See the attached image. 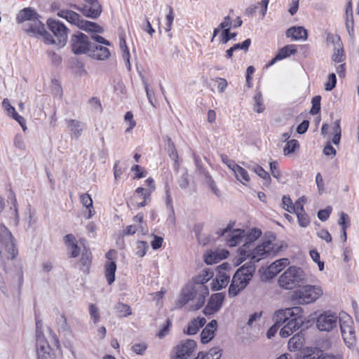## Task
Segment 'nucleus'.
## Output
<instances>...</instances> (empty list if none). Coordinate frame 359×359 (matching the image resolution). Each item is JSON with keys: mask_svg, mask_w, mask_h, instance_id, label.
<instances>
[{"mask_svg": "<svg viewBox=\"0 0 359 359\" xmlns=\"http://www.w3.org/2000/svg\"><path fill=\"white\" fill-rule=\"evenodd\" d=\"M304 344V334L299 332L294 334L288 341V348L290 351H295L302 348Z\"/></svg>", "mask_w": 359, "mask_h": 359, "instance_id": "nucleus-32", "label": "nucleus"}, {"mask_svg": "<svg viewBox=\"0 0 359 359\" xmlns=\"http://www.w3.org/2000/svg\"><path fill=\"white\" fill-rule=\"evenodd\" d=\"M323 294L321 287L306 285L293 291L291 298L301 304H311L316 301Z\"/></svg>", "mask_w": 359, "mask_h": 359, "instance_id": "nucleus-6", "label": "nucleus"}, {"mask_svg": "<svg viewBox=\"0 0 359 359\" xmlns=\"http://www.w3.org/2000/svg\"><path fill=\"white\" fill-rule=\"evenodd\" d=\"M171 326L172 322L169 318H168L166 320L165 324L160 329L157 333V336L160 339L163 338L165 335L168 334Z\"/></svg>", "mask_w": 359, "mask_h": 359, "instance_id": "nucleus-59", "label": "nucleus"}, {"mask_svg": "<svg viewBox=\"0 0 359 359\" xmlns=\"http://www.w3.org/2000/svg\"><path fill=\"white\" fill-rule=\"evenodd\" d=\"M175 18V13L171 6L169 7V13L166 15L165 32H170L172 29V22Z\"/></svg>", "mask_w": 359, "mask_h": 359, "instance_id": "nucleus-56", "label": "nucleus"}, {"mask_svg": "<svg viewBox=\"0 0 359 359\" xmlns=\"http://www.w3.org/2000/svg\"><path fill=\"white\" fill-rule=\"evenodd\" d=\"M196 296V290L194 287H186L182 289V292L176 303V307L182 308L189 301L192 300Z\"/></svg>", "mask_w": 359, "mask_h": 359, "instance_id": "nucleus-23", "label": "nucleus"}, {"mask_svg": "<svg viewBox=\"0 0 359 359\" xmlns=\"http://www.w3.org/2000/svg\"><path fill=\"white\" fill-rule=\"evenodd\" d=\"M229 255L227 250H222L220 253L218 252H210L204 255V262L207 264H212L219 262L223 259H226Z\"/></svg>", "mask_w": 359, "mask_h": 359, "instance_id": "nucleus-29", "label": "nucleus"}, {"mask_svg": "<svg viewBox=\"0 0 359 359\" xmlns=\"http://www.w3.org/2000/svg\"><path fill=\"white\" fill-rule=\"evenodd\" d=\"M255 271V266L250 263H246L238 269L233 276L229 288V295L235 297L243 290L249 283Z\"/></svg>", "mask_w": 359, "mask_h": 359, "instance_id": "nucleus-3", "label": "nucleus"}, {"mask_svg": "<svg viewBox=\"0 0 359 359\" xmlns=\"http://www.w3.org/2000/svg\"><path fill=\"white\" fill-rule=\"evenodd\" d=\"M201 173L203 174V175H204V177H205V178L206 180L207 183L209 184V186L211 188V189L212 190V191L216 195H218L219 194V190L217 188L216 184H215L214 180L212 179V176L209 173V172H208L207 170H205V169L203 168V169H201Z\"/></svg>", "mask_w": 359, "mask_h": 359, "instance_id": "nucleus-42", "label": "nucleus"}, {"mask_svg": "<svg viewBox=\"0 0 359 359\" xmlns=\"http://www.w3.org/2000/svg\"><path fill=\"white\" fill-rule=\"evenodd\" d=\"M86 4L82 8H79L83 15L88 18H97L102 13V6L97 0H83Z\"/></svg>", "mask_w": 359, "mask_h": 359, "instance_id": "nucleus-18", "label": "nucleus"}, {"mask_svg": "<svg viewBox=\"0 0 359 359\" xmlns=\"http://www.w3.org/2000/svg\"><path fill=\"white\" fill-rule=\"evenodd\" d=\"M115 309L117 316L119 318L127 317L132 314V310L130 306L126 304L118 302L116 305Z\"/></svg>", "mask_w": 359, "mask_h": 359, "instance_id": "nucleus-39", "label": "nucleus"}, {"mask_svg": "<svg viewBox=\"0 0 359 359\" xmlns=\"http://www.w3.org/2000/svg\"><path fill=\"white\" fill-rule=\"evenodd\" d=\"M63 241L69 252V257L72 258L77 257L81 253V248L78 245V241L72 233L67 234Z\"/></svg>", "mask_w": 359, "mask_h": 359, "instance_id": "nucleus-20", "label": "nucleus"}, {"mask_svg": "<svg viewBox=\"0 0 359 359\" xmlns=\"http://www.w3.org/2000/svg\"><path fill=\"white\" fill-rule=\"evenodd\" d=\"M205 323L206 320L203 317L192 320L188 325L187 333L190 335L196 334Z\"/></svg>", "mask_w": 359, "mask_h": 359, "instance_id": "nucleus-34", "label": "nucleus"}, {"mask_svg": "<svg viewBox=\"0 0 359 359\" xmlns=\"http://www.w3.org/2000/svg\"><path fill=\"white\" fill-rule=\"evenodd\" d=\"M80 201L81 204L88 210L86 219L91 218L95 213L91 196L88 194H83L80 196Z\"/></svg>", "mask_w": 359, "mask_h": 359, "instance_id": "nucleus-35", "label": "nucleus"}, {"mask_svg": "<svg viewBox=\"0 0 359 359\" xmlns=\"http://www.w3.org/2000/svg\"><path fill=\"white\" fill-rule=\"evenodd\" d=\"M222 356V349L219 347H213L208 353L202 351L198 353V357L201 359H219Z\"/></svg>", "mask_w": 359, "mask_h": 359, "instance_id": "nucleus-37", "label": "nucleus"}, {"mask_svg": "<svg viewBox=\"0 0 359 359\" xmlns=\"http://www.w3.org/2000/svg\"><path fill=\"white\" fill-rule=\"evenodd\" d=\"M131 170L134 172V179H141L147 175V171L139 165H135Z\"/></svg>", "mask_w": 359, "mask_h": 359, "instance_id": "nucleus-55", "label": "nucleus"}, {"mask_svg": "<svg viewBox=\"0 0 359 359\" xmlns=\"http://www.w3.org/2000/svg\"><path fill=\"white\" fill-rule=\"evenodd\" d=\"M139 230H141L143 231V227L142 225H128L123 230V236H130V235H134L136 232H137Z\"/></svg>", "mask_w": 359, "mask_h": 359, "instance_id": "nucleus-52", "label": "nucleus"}, {"mask_svg": "<svg viewBox=\"0 0 359 359\" xmlns=\"http://www.w3.org/2000/svg\"><path fill=\"white\" fill-rule=\"evenodd\" d=\"M70 43L72 52L76 55L87 53L91 47L88 37L81 32L73 34Z\"/></svg>", "mask_w": 359, "mask_h": 359, "instance_id": "nucleus-12", "label": "nucleus"}, {"mask_svg": "<svg viewBox=\"0 0 359 359\" xmlns=\"http://www.w3.org/2000/svg\"><path fill=\"white\" fill-rule=\"evenodd\" d=\"M33 28L27 29V33L30 36L43 38V41L47 44L55 43L57 45V41L54 40L53 36L46 30L44 25L40 21L36 20Z\"/></svg>", "mask_w": 359, "mask_h": 359, "instance_id": "nucleus-16", "label": "nucleus"}, {"mask_svg": "<svg viewBox=\"0 0 359 359\" xmlns=\"http://www.w3.org/2000/svg\"><path fill=\"white\" fill-rule=\"evenodd\" d=\"M254 100L255 102V110L257 113H262V111H264L265 107L263 103V98L262 94L260 93L256 94L254 97Z\"/></svg>", "mask_w": 359, "mask_h": 359, "instance_id": "nucleus-49", "label": "nucleus"}, {"mask_svg": "<svg viewBox=\"0 0 359 359\" xmlns=\"http://www.w3.org/2000/svg\"><path fill=\"white\" fill-rule=\"evenodd\" d=\"M201 173L203 174V175H204V177H205V178L206 180L207 183L209 184V186L211 188V189L212 190V191L216 195H218L219 194V190L217 188L216 184H215L214 180L212 179V176L209 173V172H208L207 170H205V169L203 168V169H201Z\"/></svg>", "mask_w": 359, "mask_h": 359, "instance_id": "nucleus-43", "label": "nucleus"}, {"mask_svg": "<svg viewBox=\"0 0 359 359\" xmlns=\"http://www.w3.org/2000/svg\"><path fill=\"white\" fill-rule=\"evenodd\" d=\"M144 183L147 188L140 187L135 191V194L142 200L141 202H138L135 204V208L137 209L143 208L150 203L151 194L156 189L155 182L153 178H147L144 181Z\"/></svg>", "mask_w": 359, "mask_h": 359, "instance_id": "nucleus-10", "label": "nucleus"}, {"mask_svg": "<svg viewBox=\"0 0 359 359\" xmlns=\"http://www.w3.org/2000/svg\"><path fill=\"white\" fill-rule=\"evenodd\" d=\"M332 131H333V137H332V142L334 144H338L340 142L341 140V129L340 126V121L337 120L334 123V126L332 127Z\"/></svg>", "mask_w": 359, "mask_h": 359, "instance_id": "nucleus-40", "label": "nucleus"}, {"mask_svg": "<svg viewBox=\"0 0 359 359\" xmlns=\"http://www.w3.org/2000/svg\"><path fill=\"white\" fill-rule=\"evenodd\" d=\"M148 346L146 343H138L135 344L132 346L131 350L137 355H143L147 349Z\"/></svg>", "mask_w": 359, "mask_h": 359, "instance_id": "nucleus-57", "label": "nucleus"}, {"mask_svg": "<svg viewBox=\"0 0 359 359\" xmlns=\"http://www.w3.org/2000/svg\"><path fill=\"white\" fill-rule=\"evenodd\" d=\"M297 52V46L294 44H289L280 48L277 55L269 63V66H271L278 60H283L292 55H294Z\"/></svg>", "mask_w": 359, "mask_h": 359, "instance_id": "nucleus-24", "label": "nucleus"}, {"mask_svg": "<svg viewBox=\"0 0 359 359\" xmlns=\"http://www.w3.org/2000/svg\"><path fill=\"white\" fill-rule=\"evenodd\" d=\"M290 264L288 259L283 258L273 262L267 269L270 278L276 276Z\"/></svg>", "mask_w": 359, "mask_h": 359, "instance_id": "nucleus-27", "label": "nucleus"}, {"mask_svg": "<svg viewBox=\"0 0 359 359\" xmlns=\"http://www.w3.org/2000/svg\"><path fill=\"white\" fill-rule=\"evenodd\" d=\"M47 25L57 38V45L61 47L64 46L67 41V28L62 22L55 20L49 19L47 21Z\"/></svg>", "mask_w": 359, "mask_h": 359, "instance_id": "nucleus-15", "label": "nucleus"}, {"mask_svg": "<svg viewBox=\"0 0 359 359\" xmlns=\"http://www.w3.org/2000/svg\"><path fill=\"white\" fill-rule=\"evenodd\" d=\"M39 14L32 8H25L21 10L17 15L16 20L18 23H22L29 21V25L24 28L25 32L27 29L34 27V25L36 20H39Z\"/></svg>", "mask_w": 359, "mask_h": 359, "instance_id": "nucleus-17", "label": "nucleus"}, {"mask_svg": "<svg viewBox=\"0 0 359 359\" xmlns=\"http://www.w3.org/2000/svg\"><path fill=\"white\" fill-rule=\"evenodd\" d=\"M337 78L334 73L329 74L327 81L325 84V89L327 91L332 90L336 86Z\"/></svg>", "mask_w": 359, "mask_h": 359, "instance_id": "nucleus-58", "label": "nucleus"}, {"mask_svg": "<svg viewBox=\"0 0 359 359\" xmlns=\"http://www.w3.org/2000/svg\"><path fill=\"white\" fill-rule=\"evenodd\" d=\"M305 198L304 197L299 198L298 200L295 201L292 205V210L290 213H299L300 212L304 211V205L305 203Z\"/></svg>", "mask_w": 359, "mask_h": 359, "instance_id": "nucleus-50", "label": "nucleus"}, {"mask_svg": "<svg viewBox=\"0 0 359 359\" xmlns=\"http://www.w3.org/2000/svg\"><path fill=\"white\" fill-rule=\"evenodd\" d=\"M310 255L312 259L318 264L319 270L323 271L324 269V262L320 261L318 252L316 250H312L310 251Z\"/></svg>", "mask_w": 359, "mask_h": 359, "instance_id": "nucleus-61", "label": "nucleus"}, {"mask_svg": "<svg viewBox=\"0 0 359 359\" xmlns=\"http://www.w3.org/2000/svg\"><path fill=\"white\" fill-rule=\"evenodd\" d=\"M250 44H251L250 39H247L243 43H236L232 47L234 49V50H244L245 51H247L248 50Z\"/></svg>", "mask_w": 359, "mask_h": 359, "instance_id": "nucleus-64", "label": "nucleus"}, {"mask_svg": "<svg viewBox=\"0 0 359 359\" xmlns=\"http://www.w3.org/2000/svg\"><path fill=\"white\" fill-rule=\"evenodd\" d=\"M104 276L107 283L111 285L115 280L116 263L115 261H106L104 265Z\"/></svg>", "mask_w": 359, "mask_h": 359, "instance_id": "nucleus-28", "label": "nucleus"}, {"mask_svg": "<svg viewBox=\"0 0 359 359\" xmlns=\"http://www.w3.org/2000/svg\"><path fill=\"white\" fill-rule=\"evenodd\" d=\"M346 27L350 35L354 32V19L353 15H346Z\"/></svg>", "mask_w": 359, "mask_h": 359, "instance_id": "nucleus-62", "label": "nucleus"}, {"mask_svg": "<svg viewBox=\"0 0 359 359\" xmlns=\"http://www.w3.org/2000/svg\"><path fill=\"white\" fill-rule=\"evenodd\" d=\"M196 348V343L194 340L187 339L182 341L175 347L174 353L171 359H188Z\"/></svg>", "mask_w": 359, "mask_h": 359, "instance_id": "nucleus-13", "label": "nucleus"}, {"mask_svg": "<svg viewBox=\"0 0 359 359\" xmlns=\"http://www.w3.org/2000/svg\"><path fill=\"white\" fill-rule=\"evenodd\" d=\"M91 57L95 59L104 60L109 58L110 52L107 47L96 46L91 51Z\"/></svg>", "mask_w": 359, "mask_h": 359, "instance_id": "nucleus-33", "label": "nucleus"}, {"mask_svg": "<svg viewBox=\"0 0 359 359\" xmlns=\"http://www.w3.org/2000/svg\"><path fill=\"white\" fill-rule=\"evenodd\" d=\"M239 264L250 259L251 264L265 259L273 253V244L270 241H265L261 244L253 247L252 243H245L238 249Z\"/></svg>", "mask_w": 359, "mask_h": 359, "instance_id": "nucleus-2", "label": "nucleus"}, {"mask_svg": "<svg viewBox=\"0 0 359 359\" xmlns=\"http://www.w3.org/2000/svg\"><path fill=\"white\" fill-rule=\"evenodd\" d=\"M167 146H168V153L169 156L175 160V161L178 159V154L177 151L175 148V145L174 142L172 141L170 137H168L167 139Z\"/></svg>", "mask_w": 359, "mask_h": 359, "instance_id": "nucleus-44", "label": "nucleus"}, {"mask_svg": "<svg viewBox=\"0 0 359 359\" xmlns=\"http://www.w3.org/2000/svg\"><path fill=\"white\" fill-rule=\"evenodd\" d=\"M2 105L6 111L8 116L15 120L20 125L23 130H25L27 129L25 119L17 113L15 107L11 104L8 99H4Z\"/></svg>", "mask_w": 359, "mask_h": 359, "instance_id": "nucleus-22", "label": "nucleus"}, {"mask_svg": "<svg viewBox=\"0 0 359 359\" xmlns=\"http://www.w3.org/2000/svg\"><path fill=\"white\" fill-rule=\"evenodd\" d=\"M299 147V142L297 140H291L287 141L284 149L283 153L285 156L294 152Z\"/></svg>", "mask_w": 359, "mask_h": 359, "instance_id": "nucleus-41", "label": "nucleus"}, {"mask_svg": "<svg viewBox=\"0 0 359 359\" xmlns=\"http://www.w3.org/2000/svg\"><path fill=\"white\" fill-rule=\"evenodd\" d=\"M230 269L231 266L226 262L223 263L217 267V274L216 278L213 279L212 282V290L217 291L227 286L230 280Z\"/></svg>", "mask_w": 359, "mask_h": 359, "instance_id": "nucleus-9", "label": "nucleus"}, {"mask_svg": "<svg viewBox=\"0 0 359 359\" xmlns=\"http://www.w3.org/2000/svg\"><path fill=\"white\" fill-rule=\"evenodd\" d=\"M332 58L334 62L339 63L343 62L346 58L344 48H339L334 49Z\"/></svg>", "mask_w": 359, "mask_h": 359, "instance_id": "nucleus-54", "label": "nucleus"}, {"mask_svg": "<svg viewBox=\"0 0 359 359\" xmlns=\"http://www.w3.org/2000/svg\"><path fill=\"white\" fill-rule=\"evenodd\" d=\"M224 300V295L222 293L212 294L207 306L203 309L204 314L210 316L219 311L222 306Z\"/></svg>", "mask_w": 359, "mask_h": 359, "instance_id": "nucleus-19", "label": "nucleus"}, {"mask_svg": "<svg viewBox=\"0 0 359 359\" xmlns=\"http://www.w3.org/2000/svg\"><path fill=\"white\" fill-rule=\"evenodd\" d=\"M303 312L302 307L294 306L279 309L275 313L273 320L280 325L285 323L280 331L282 337H287L299 329L304 323Z\"/></svg>", "mask_w": 359, "mask_h": 359, "instance_id": "nucleus-1", "label": "nucleus"}, {"mask_svg": "<svg viewBox=\"0 0 359 359\" xmlns=\"http://www.w3.org/2000/svg\"><path fill=\"white\" fill-rule=\"evenodd\" d=\"M67 125L75 137L77 138L81 136L83 128L80 121L75 119H69L67 121Z\"/></svg>", "mask_w": 359, "mask_h": 359, "instance_id": "nucleus-38", "label": "nucleus"}, {"mask_svg": "<svg viewBox=\"0 0 359 359\" xmlns=\"http://www.w3.org/2000/svg\"><path fill=\"white\" fill-rule=\"evenodd\" d=\"M217 322L216 320H212L202 330L201 333V341L203 344H207L210 341L217 330Z\"/></svg>", "mask_w": 359, "mask_h": 359, "instance_id": "nucleus-25", "label": "nucleus"}, {"mask_svg": "<svg viewBox=\"0 0 359 359\" xmlns=\"http://www.w3.org/2000/svg\"><path fill=\"white\" fill-rule=\"evenodd\" d=\"M213 275L214 273L212 270L205 269L198 276L201 284L198 285V290L203 291L205 295H208L209 292L208 287L205 286L204 284L211 279L213 277Z\"/></svg>", "mask_w": 359, "mask_h": 359, "instance_id": "nucleus-31", "label": "nucleus"}, {"mask_svg": "<svg viewBox=\"0 0 359 359\" xmlns=\"http://www.w3.org/2000/svg\"><path fill=\"white\" fill-rule=\"evenodd\" d=\"M339 316L336 313L326 311L316 318V327L320 331L330 332L337 327Z\"/></svg>", "mask_w": 359, "mask_h": 359, "instance_id": "nucleus-11", "label": "nucleus"}, {"mask_svg": "<svg viewBox=\"0 0 359 359\" xmlns=\"http://www.w3.org/2000/svg\"><path fill=\"white\" fill-rule=\"evenodd\" d=\"M302 280V271L296 266H290L279 278L278 285L285 290L293 289Z\"/></svg>", "mask_w": 359, "mask_h": 359, "instance_id": "nucleus-8", "label": "nucleus"}, {"mask_svg": "<svg viewBox=\"0 0 359 359\" xmlns=\"http://www.w3.org/2000/svg\"><path fill=\"white\" fill-rule=\"evenodd\" d=\"M89 313L93 323L97 324L100 320V315L99 309L95 304H91L89 305Z\"/></svg>", "mask_w": 359, "mask_h": 359, "instance_id": "nucleus-47", "label": "nucleus"}, {"mask_svg": "<svg viewBox=\"0 0 359 359\" xmlns=\"http://www.w3.org/2000/svg\"><path fill=\"white\" fill-rule=\"evenodd\" d=\"M83 241H84V239L79 240L80 243L83 245L81 257L79 259V268L80 270L84 273H88L92 264V253L90 250L84 245Z\"/></svg>", "mask_w": 359, "mask_h": 359, "instance_id": "nucleus-21", "label": "nucleus"}, {"mask_svg": "<svg viewBox=\"0 0 359 359\" xmlns=\"http://www.w3.org/2000/svg\"><path fill=\"white\" fill-rule=\"evenodd\" d=\"M320 100L321 97L320 95L315 96L312 99V107L310 110V114L312 115H316L319 113L320 110Z\"/></svg>", "mask_w": 359, "mask_h": 359, "instance_id": "nucleus-51", "label": "nucleus"}, {"mask_svg": "<svg viewBox=\"0 0 359 359\" xmlns=\"http://www.w3.org/2000/svg\"><path fill=\"white\" fill-rule=\"evenodd\" d=\"M287 38L292 40H306L308 37L307 30L303 27H292L289 28L285 33Z\"/></svg>", "mask_w": 359, "mask_h": 359, "instance_id": "nucleus-26", "label": "nucleus"}, {"mask_svg": "<svg viewBox=\"0 0 359 359\" xmlns=\"http://www.w3.org/2000/svg\"><path fill=\"white\" fill-rule=\"evenodd\" d=\"M119 46L122 52V57L125 61L129 62L130 60V52L126 45V39L123 36L119 39Z\"/></svg>", "mask_w": 359, "mask_h": 359, "instance_id": "nucleus-45", "label": "nucleus"}, {"mask_svg": "<svg viewBox=\"0 0 359 359\" xmlns=\"http://www.w3.org/2000/svg\"><path fill=\"white\" fill-rule=\"evenodd\" d=\"M125 121L129 123L128 128L126 130V133H130L136 126V122L133 118L132 111H127L124 116Z\"/></svg>", "mask_w": 359, "mask_h": 359, "instance_id": "nucleus-53", "label": "nucleus"}, {"mask_svg": "<svg viewBox=\"0 0 359 359\" xmlns=\"http://www.w3.org/2000/svg\"><path fill=\"white\" fill-rule=\"evenodd\" d=\"M37 359H58L44 335H39L36 344Z\"/></svg>", "mask_w": 359, "mask_h": 359, "instance_id": "nucleus-14", "label": "nucleus"}, {"mask_svg": "<svg viewBox=\"0 0 359 359\" xmlns=\"http://www.w3.org/2000/svg\"><path fill=\"white\" fill-rule=\"evenodd\" d=\"M245 233V231L243 229H233L226 240V245L229 247L237 246L242 242Z\"/></svg>", "mask_w": 359, "mask_h": 359, "instance_id": "nucleus-30", "label": "nucleus"}, {"mask_svg": "<svg viewBox=\"0 0 359 359\" xmlns=\"http://www.w3.org/2000/svg\"><path fill=\"white\" fill-rule=\"evenodd\" d=\"M136 249V255L140 257H143L149 249L148 243L146 241H139L137 243Z\"/></svg>", "mask_w": 359, "mask_h": 359, "instance_id": "nucleus-46", "label": "nucleus"}, {"mask_svg": "<svg viewBox=\"0 0 359 359\" xmlns=\"http://www.w3.org/2000/svg\"><path fill=\"white\" fill-rule=\"evenodd\" d=\"M233 171L237 180L242 182L243 184H246L250 182V176L248 171L245 168L237 165V166H235V168Z\"/></svg>", "mask_w": 359, "mask_h": 359, "instance_id": "nucleus-36", "label": "nucleus"}, {"mask_svg": "<svg viewBox=\"0 0 359 359\" xmlns=\"http://www.w3.org/2000/svg\"><path fill=\"white\" fill-rule=\"evenodd\" d=\"M6 230L4 234L0 235V265L4 269L7 262L14 259L18 254L13 236L10 231Z\"/></svg>", "mask_w": 359, "mask_h": 359, "instance_id": "nucleus-4", "label": "nucleus"}, {"mask_svg": "<svg viewBox=\"0 0 359 359\" xmlns=\"http://www.w3.org/2000/svg\"><path fill=\"white\" fill-rule=\"evenodd\" d=\"M331 212H332V208L330 206L327 207L326 208L318 211V217L320 220L325 222L329 218Z\"/></svg>", "mask_w": 359, "mask_h": 359, "instance_id": "nucleus-63", "label": "nucleus"}, {"mask_svg": "<svg viewBox=\"0 0 359 359\" xmlns=\"http://www.w3.org/2000/svg\"><path fill=\"white\" fill-rule=\"evenodd\" d=\"M299 224L302 227H306L310 224V218L305 210L296 214Z\"/></svg>", "mask_w": 359, "mask_h": 359, "instance_id": "nucleus-48", "label": "nucleus"}, {"mask_svg": "<svg viewBox=\"0 0 359 359\" xmlns=\"http://www.w3.org/2000/svg\"><path fill=\"white\" fill-rule=\"evenodd\" d=\"M236 36V33H235V32L231 33V32H230L229 29H226L222 31V34L220 36V38H221L220 41L223 43H226L229 40L233 39Z\"/></svg>", "mask_w": 359, "mask_h": 359, "instance_id": "nucleus-60", "label": "nucleus"}, {"mask_svg": "<svg viewBox=\"0 0 359 359\" xmlns=\"http://www.w3.org/2000/svg\"><path fill=\"white\" fill-rule=\"evenodd\" d=\"M57 15L86 32L95 33L103 32L102 27L97 23L84 20L79 14L73 11L61 10L57 13Z\"/></svg>", "mask_w": 359, "mask_h": 359, "instance_id": "nucleus-5", "label": "nucleus"}, {"mask_svg": "<svg viewBox=\"0 0 359 359\" xmlns=\"http://www.w3.org/2000/svg\"><path fill=\"white\" fill-rule=\"evenodd\" d=\"M339 324L344 343L348 347H353L356 343V334L354 321L352 317L345 312L339 316Z\"/></svg>", "mask_w": 359, "mask_h": 359, "instance_id": "nucleus-7", "label": "nucleus"}]
</instances>
